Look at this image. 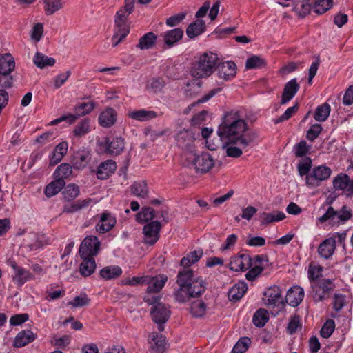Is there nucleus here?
<instances>
[{
  "label": "nucleus",
  "instance_id": "nucleus-14",
  "mask_svg": "<svg viewBox=\"0 0 353 353\" xmlns=\"http://www.w3.org/2000/svg\"><path fill=\"white\" fill-rule=\"evenodd\" d=\"M115 216L108 211L99 214V221L95 225L96 231L99 234H105L110 231L116 225Z\"/></svg>",
  "mask_w": 353,
  "mask_h": 353
},
{
  "label": "nucleus",
  "instance_id": "nucleus-12",
  "mask_svg": "<svg viewBox=\"0 0 353 353\" xmlns=\"http://www.w3.org/2000/svg\"><path fill=\"white\" fill-rule=\"evenodd\" d=\"M101 243L96 236H88L81 242L79 248L81 257L96 256L99 250Z\"/></svg>",
  "mask_w": 353,
  "mask_h": 353
},
{
  "label": "nucleus",
  "instance_id": "nucleus-15",
  "mask_svg": "<svg viewBox=\"0 0 353 353\" xmlns=\"http://www.w3.org/2000/svg\"><path fill=\"white\" fill-rule=\"evenodd\" d=\"M10 265L14 270L12 281L18 286H22L25 283L34 279V276L29 270L17 265L14 261H11Z\"/></svg>",
  "mask_w": 353,
  "mask_h": 353
},
{
  "label": "nucleus",
  "instance_id": "nucleus-63",
  "mask_svg": "<svg viewBox=\"0 0 353 353\" xmlns=\"http://www.w3.org/2000/svg\"><path fill=\"white\" fill-rule=\"evenodd\" d=\"M310 150V147L307 145L305 141H301L296 144L294 148V154L296 157H303L305 156Z\"/></svg>",
  "mask_w": 353,
  "mask_h": 353
},
{
  "label": "nucleus",
  "instance_id": "nucleus-36",
  "mask_svg": "<svg viewBox=\"0 0 353 353\" xmlns=\"http://www.w3.org/2000/svg\"><path fill=\"white\" fill-rule=\"evenodd\" d=\"M15 68V61L10 53L0 56V72L11 73Z\"/></svg>",
  "mask_w": 353,
  "mask_h": 353
},
{
  "label": "nucleus",
  "instance_id": "nucleus-9",
  "mask_svg": "<svg viewBox=\"0 0 353 353\" xmlns=\"http://www.w3.org/2000/svg\"><path fill=\"white\" fill-rule=\"evenodd\" d=\"M263 261L268 262V259L261 255H257L252 259L250 255L241 254L230 259L229 268L234 271H245L252 267L253 261L261 263Z\"/></svg>",
  "mask_w": 353,
  "mask_h": 353
},
{
  "label": "nucleus",
  "instance_id": "nucleus-42",
  "mask_svg": "<svg viewBox=\"0 0 353 353\" xmlns=\"http://www.w3.org/2000/svg\"><path fill=\"white\" fill-rule=\"evenodd\" d=\"M330 111L331 108L330 105L327 103H324L316 108L314 118L316 121L323 122L328 118Z\"/></svg>",
  "mask_w": 353,
  "mask_h": 353
},
{
  "label": "nucleus",
  "instance_id": "nucleus-24",
  "mask_svg": "<svg viewBox=\"0 0 353 353\" xmlns=\"http://www.w3.org/2000/svg\"><path fill=\"white\" fill-rule=\"evenodd\" d=\"M336 249V240L330 237L323 241L318 248L319 255L325 259H330L334 253Z\"/></svg>",
  "mask_w": 353,
  "mask_h": 353
},
{
  "label": "nucleus",
  "instance_id": "nucleus-60",
  "mask_svg": "<svg viewBox=\"0 0 353 353\" xmlns=\"http://www.w3.org/2000/svg\"><path fill=\"white\" fill-rule=\"evenodd\" d=\"M323 268L319 265L311 263L308 268V278L310 281H316L322 274Z\"/></svg>",
  "mask_w": 353,
  "mask_h": 353
},
{
  "label": "nucleus",
  "instance_id": "nucleus-31",
  "mask_svg": "<svg viewBox=\"0 0 353 353\" xmlns=\"http://www.w3.org/2000/svg\"><path fill=\"white\" fill-rule=\"evenodd\" d=\"M183 37V30L177 28L168 30L164 33L163 39L165 44L170 48L180 41Z\"/></svg>",
  "mask_w": 353,
  "mask_h": 353
},
{
  "label": "nucleus",
  "instance_id": "nucleus-52",
  "mask_svg": "<svg viewBox=\"0 0 353 353\" xmlns=\"http://www.w3.org/2000/svg\"><path fill=\"white\" fill-rule=\"evenodd\" d=\"M63 198L67 201H71L75 199L79 194V186L75 184H69L65 187L62 192Z\"/></svg>",
  "mask_w": 353,
  "mask_h": 353
},
{
  "label": "nucleus",
  "instance_id": "nucleus-50",
  "mask_svg": "<svg viewBox=\"0 0 353 353\" xmlns=\"http://www.w3.org/2000/svg\"><path fill=\"white\" fill-rule=\"evenodd\" d=\"M206 310V305L201 300H197L191 303L190 312L194 317L203 316Z\"/></svg>",
  "mask_w": 353,
  "mask_h": 353
},
{
  "label": "nucleus",
  "instance_id": "nucleus-45",
  "mask_svg": "<svg viewBox=\"0 0 353 353\" xmlns=\"http://www.w3.org/2000/svg\"><path fill=\"white\" fill-rule=\"evenodd\" d=\"M155 217L154 210L150 207L143 208L141 211L136 214V221L143 223L152 221Z\"/></svg>",
  "mask_w": 353,
  "mask_h": 353
},
{
  "label": "nucleus",
  "instance_id": "nucleus-8",
  "mask_svg": "<svg viewBox=\"0 0 353 353\" xmlns=\"http://www.w3.org/2000/svg\"><path fill=\"white\" fill-rule=\"evenodd\" d=\"M336 285L334 281L330 279H320L312 285V296L315 302L323 301L329 298Z\"/></svg>",
  "mask_w": 353,
  "mask_h": 353
},
{
  "label": "nucleus",
  "instance_id": "nucleus-48",
  "mask_svg": "<svg viewBox=\"0 0 353 353\" xmlns=\"http://www.w3.org/2000/svg\"><path fill=\"white\" fill-rule=\"evenodd\" d=\"M269 320V315L265 309H259L254 313L252 322L258 327H263Z\"/></svg>",
  "mask_w": 353,
  "mask_h": 353
},
{
  "label": "nucleus",
  "instance_id": "nucleus-64",
  "mask_svg": "<svg viewBox=\"0 0 353 353\" xmlns=\"http://www.w3.org/2000/svg\"><path fill=\"white\" fill-rule=\"evenodd\" d=\"M13 77L11 73L0 72V87L10 88L13 85Z\"/></svg>",
  "mask_w": 353,
  "mask_h": 353
},
{
  "label": "nucleus",
  "instance_id": "nucleus-44",
  "mask_svg": "<svg viewBox=\"0 0 353 353\" xmlns=\"http://www.w3.org/2000/svg\"><path fill=\"white\" fill-rule=\"evenodd\" d=\"M294 10L300 17H304L311 10V5L309 0H294Z\"/></svg>",
  "mask_w": 353,
  "mask_h": 353
},
{
  "label": "nucleus",
  "instance_id": "nucleus-4",
  "mask_svg": "<svg viewBox=\"0 0 353 353\" xmlns=\"http://www.w3.org/2000/svg\"><path fill=\"white\" fill-rule=\"evenodd\" d=\"M219 58L217 54L208 52L202 54L192 64L190 74L195 79H204L211 76L215 70Z\"/></svg>",
  "mask_w": 353,
  "mask_h": 353
},
{
  "label": "nucleus",
  "instance_id": "nucleus-22",
  "mask_svg": "<svg viewBox=\"0 0 353 353\" xmlns=\"http://www.w3.org/2000/svg\"><path fill=\"white\" fill-rule=\"evenodd\" d=\"M304 295V290L301 287L293 286L288 290L285 301L290 305L296 307L302 302Z\"/></svg>",
  "mask_w": 353,
  "mask_h": 353
},
{
  "label": "nucleus",
  "instance_id": "nucleus-57",
  "mask_svg": "<svg viewBox=\"0 0 353 353\" xmlns=\"http://www.w3.org/2000/svg\"><path fill=\"white\" fill-rule=\"evenodd\" d=\"M301 327V317L297 314H294L290 317L287 326V332L290 334H293L297 331L298 328Z\"/></svg>",
  "mask_w": 353,
  "mask_h": 353
},
{
  "label": "nucleus",
  "instance_id": "nucleus-3",
  "mask_svg": "<svg viewBox=\"0 0 353 353\" xmlns=\"http://www.w3.org/2000/svg\"><path fill=\"white\" fill-rule=\"evenodd\" d=\"M134 0H125V6L116 14L114 33L112 37V46H117L129 33L128 18L134 10Z\"/></svg>",
  "mask_w": 353,
  "mask_h": 353
},
{
  "label": "nucleus",
  "instance_id": "nucleus-2",
  "mask_svg": "<svg viewBox=\"0 0 353 353\" xmlns=\"http://www.w3.org/2000/svg\"><path fill=\"white\" fill-rule=\"evenodd\" d=\"M247 123L240 116L239 112L231 110L226 112L219 125L217 134L221 140L231 143L239 144L243 148L249 146L256 138L255 133L244 134Z\"/></svg>",
  "mask_w": 353,
  "mask_h": 353
},
{
  "label": "nucleus",
  "instance_id": "nucleus-62",
  "mask_svg": "<svg viewBox=\"0 0 353 353\" xmlns=\"http://www.w3.org/2000/svg\"><path fill=\"white\" fill-rule=\"evenodd\" d=\"M322 130L323 128L321 124H313L307 131L306 138L309 141H313L319 137Z\"/></svg>",
  "mask_w": 353,
  "mask_h": 353
},
{
  "label": "nucleus",
  "instance_id": "nucleus-54",
  "mask_svg": "<svg viewBox=\"0 0 353 353\" xmlns=\"http://www.w3.org/2000/svg\"><path fill=\"white\" fill-rule=\"evenodd\" d=\"M90 299L85 293H81L79 296L74 298V299L68 303V305H70L72 307H81L83 306L88 305L90 304Z\"/></svg>",
  "mask_w": 353,
  "mask_h": 353
},
{
  "label": "nucleus",
  "instance_id": "nucleus-26",
  "mask_svg": "<svg viewBox=\"0 0 353 353\" xmlns=\"http://www.w3.org/2000/svg\"><path fill=\"white\" fill-rule=\"evenodd\" d=\"M117 113L112 108H106L99 116V123L103 128H110L117 121Z\"/></svg>",
  "mask_w": 353,
  "mask_h": 353
},
{
  "label": "nucleus",
  "instance_id": "nucleus-16",
  "mask_svg": "<svg viewBox=\"0 0 353 353\" xmlns=\"http://www.w3.org/2000/svg\"><path fill=\"white\" fill-rule=\"evenodd\" d=\"M335 190L345 191L347 196L353 195V179L345 173L339 174L333 180Z\"/></svg>",
  "mask_w": 353,
  "mask_h": 353
},
{
  "label": "nucleus",
  "instance_id": "nucleus-1",
  "mask_svg": "<svg viewBox=\"0 0 353 353\" xmlns=\"http://www.w3.org/2000/svg\"><path fill=\"white\" fill-rule=\"evenodd\" d=\"M202 255L201 250H194L181 259L180 264L185 269L180 270L176 276L178 288L174 292L176 301L185 303L192 297L200 296L205 292V281L201 276L195 275L192 270L188 269L199 261Z\"/></svg>",
  "mask_w": 353,
  "mask_h": 353
},
{
  "label": "nucleus",
  "instance_id": "nucleus-59",
  "mask_svg": "<svg viewBox=\"0 0 353 353\" xmlns=\"http://www.w3.org/2000/svg\"><path fill=\"white\" fill-rule=\"evenodd\" d=\"M299 110L298 104H296L292 107H289L285 112L281 115L279 118L274 120L275 124L283 122L291 118Z\"/></svg>",
  "mask_w": 353,
  "mask_h": 353
},
{
  "label": "nucleus",
  "instance_id": "nucleus-27",
  "mask_svg": "<svg viewBox=\"0 0 353 353\" xmlns=\"http://www.w3.org/2000/svg\"><path fill=\"white\" fill-rule=\"evenodd\" d=\"M150 348L154 353H163L166 350L165 338L157 332H152L148 338Z\"/></svg>",
  "mask_w": 353,
  "mask_h": 353
},
{
  "label": "nucleus",
  "instance_id": "nucleus-58",
  "mask_svg": "<svg viewBox=\"0 0 353 353\" xmlns=\"http://www.w3.org/2000/svg\"><path fill=\"white\" fill-rule=\"evenodd\" d=\"M335 328V323L333 320L329 319L323 324L320 334L324 339L329 338L333 333Z\"/></svg>",
  "mask_w": 353,
  "mask_h": 353
},
{
  "label": "nucleus",
  "instance_id": "nucleus-30",
  "mask_svg": "<svg viewBox=\"0 0 353 353\" xmlns=\"http://www.w3.org/2000/svg\"><path fill=\"white\" fill-rule=\"evenodd\" d=\"M36 339V334L30 330H23L17 334L14 341V346L22 347L32 342Z\"/></svg>",
  "mask_w": 353,
  "mask_h": 353
},
{
  "label": "nucleus",
  "instance_id": "nucleus-18",
  "mask_svg": "<svg viewBox=\"0 0 353 353\" xmlns=\"http://www.w3.org/2000/svg\"><path fill=\"white\" fill-rule=\"evenodd\" d=\"M215 69L217 70L219 77L225 81H229L234 78L236 73V65L232 61L217 62Z\"/></svg>",
  "mask_w": 353,
  "mask_h": 353
},
{
  "label": "nucleus",
  "instance_id": "nucleus-46",
  "mask_svg": "<svg viewBox=\"0 0 353 353\" xmlns=\"http://www.w3.org/2000/svg\"><path fill=\"white\" fill-rule=\"evenodd\" d=\"M165 85V81L162 77H153L148 81L146 88L154 93L160 92Z\"/></svg>",
  "mask_w": 353,
  "mask_h": 353
},
{
  "label": "nucleus",
  "instance_id": "nucleus-35",
  "mask_svg": "<svg viewBox=\"0 0 353 353\" xmlns=\"http://www.w3.org/2000/svg\"><path fill=\"white\" fill-rule=\"evenodd\" d=\"M247 290L248 287L245 282H239L229 290V299L232 301L240 300L243 296Z\"/></svg>",
  "mask_w": 353,
  "mask_h": 353
},
{
  "label": "nucleus",
  "instance_id": "nucleus-38",
  "mask_svg": "<svg viewBox=\"0 0 353 353\" xmlns=\"http://www.w3.org/2000/svg\"><path fill=\"white\" fill-rule=\"evenodd\" d=\"M130 190L134 196L145 199L148 195V188L145 181H136L130 186Z\"/></svg>",
  "mask_w": 353,
  "mask_h": 353
},
{
  "label": "nucleus",
  "instance_id": "nucleus-7",
  "mask_svg": "<svg viewBox=\"0 0 353 353\" xmlns=\"http://www.w3.org/2000/svg\"><path fill=\"white\" fill-rule=\"evenodd\" d=\"M351 217L352 210L347 205H343L339 210H335L330 206L318 221L321 223L329 221L332 225H339L345 223Z\"/></svg>",
  "mask_w": 353,
  "mask_h": 353
},
{
  "label": "nucleus",
  "instance_id": "nucleus-49",
  "mask_svg": "<svg viewBox=\"0 0 353 353\" xmlns=\"http://www.w3.org/2000/svg\"><path fill=\"white\" fill-rule=\"evenodd\" d=\"M44 10L47 15H52L63 7L62 0H43Z\"/></svg>",
  "mask_w": 353,
  "mask_h": 353
},
{
  "label": "nucleus",
  "instance_id": "nucleus-61",
  "mask_svg": "<svg viewBox=\"0 0 353 353\" xmlns=\"http://www.w3.org/2000/svg\"><path fill=\"white\" fill-rule=\"evenodd\" d=\"M265 63L263 59L258 56H252L248 58L245 63L248 69L261 68L265 65Z\"/></svg>",
  "mask_w": 353,
  "mask_h": 353
},
{
  "label": "nucleus",
  "instance_id": "nucleus-5",
  "mask_svg": "<svg viewBox=\"0 0 353 353\" xmlns=\"http://www.w3.org/2000/svg\"><path fill=\"white\" fill-rule=\"evenodd\" d=\"M185 157L187 160L186 165L194 168L196 173H207L214 165L213 158L207 152L197 154L194 151H190L185 153Z\"/></svg>",
  "mask_w": 353,
  "mask_h": 353
},
{
  "label": "nucleus",
  "instance_id": "nucleus-25",
  "mask_svg": "<svg viewBox=\"0 0 353 353\" xmlns=\"http://www.w3.org/2000/svg\"><path fill=\"white\" fill-rule=\"evenodd\" d=\"M168 281V276L165 274H159L153 277L148 276L147 292L148 293H157L162 290Z\"/></svg>",
  "mask_w": 353,
  "mask_h": 353
},
{
  "label": "nucleus",
  "instance_id": "nucleus-37",
  "mask_svg": "<svg viewBox=\"0 0 353 353\" xmlns=\"http://www.w3.org/2000/svg\"><path fill=\"white\" fill-rule=\"evenodd\" d=\"M65 182L61 179H54L45 188V194L47 197H52L58 194L65 186Z\"/></svg>",
  "mask_w": 353,
  "mask_h": 353
},
{
  "label": "nucleus",
  "instance_id": "nucleus-55",
  "mask_svg": "<svg viewBox=\"0 0 353 353\" xmlns=\"http://www.w3.org/2000/svg\"><path fill=\"white\" fill-rule=\"evenodd\" d=\"M312 167V161L309 157H305L300 161L297 165L298 171L301 176L309 175Z\"/></svg>",
  "mask_w": 353,
  "mask_h": 353
},
{
  "label": "nucleus",
  "instance_id": "nucleus-33",
  "mask_svg": "<svg viewBox=\"0 0 353 353\" xmlns=\"http://www.w3.org/2000/svg\"><path fill=\"white\" fill-rule=\"evenodd\" d=\"M91 203V199L78 200L74 203L64 205L63 212L68 214L74 213L87 208Z\"/></svg>",
  "mask_w": 353,
  "mask_h": 353
},
{
  "label": "nucleus",
  "instance_id": "nucleus-51",
  "mask_svg": "<svg viewBox=\"0 0 353 353\" xmlns=\"http://www.w3.org/2000/svg\"><path fill=\"white\" fill-rule=\"evenodd\" d=\"M90 131V120L85 119L79 122L74 128L73 134L75 137H81Z\"/></svg>",
  "mask_w": 353,
  "mask_h": 353
},
{
  "label": "nucleus",
  "instance_id": "nucleus-53",
  "mask_svg": "<svg viewBox=\"0 0 353 353\" xmlns=\"http://www.w3.org/2000/svg\"><path fill=\"white\" fill-rule=\"evenodd\" d=\"M332 6V0H314V10L316 13L321 14L330 9Z\"/></svg>",
  "mask_w": 353,
  "mask_h": 353
},
{
  "label": "nucleus",
  "instance_id": "nucleus-6",
  "mask_svg": "<svg viewBox=\"0 0 353 353\" xmlns=\"http://www.w3.org/2000/svg\"><path fill=\"white\" fill-rule=\"evenodd\" d=\"M145 301L149 305H154L151 308V316L152 320L158 325L159 331L164 330L163 324L165 323L170 316L169 307L162 303H159L160 299L158 296L151 298H145Z\"/></svg>",
  "mask_w": 353,
  "mask_h": 353
},
{
  "label": "nucleus",
  "instance_id": "nucleus-41",
  "mask_svg": "<svg viewBox=\"0 0 353 353\" xmlns=\"http://www.w3.org/2000/svg\"><path fill=\"white\" fill-rule=\"evenodd\" d=\"M33 62L38 68L43 69L48 66H53L56 61L52 57H48L42 53L37 52Z\"/></svg>",
  "mask_w": 353,
  "mask_h": 353
},
{
  "label": "nucleus",
  "instance_id": "nucleus-56",
  "mask_svg": "<svg viewBox=\"0 0 353 353\" xmlns=\"http://www.w3.org/2000/svg\"><path fill=\"white\" fill-rule=\"evenodd\" d=\"M250 342L248 337L241 338L234 345L232 351V353H245L248 349Z\"/></svg>",
  "mask_w": 353,
  "mask_h": 353
},
{
  "label": "nucleus",
  "instance_id": "nucleus-40",
  "mask_svg": "<svg viewBox=\"0 0 353 353\" xmlns=\"http://www.w3.org/2000/svg\"><path fill=\"white\" fill-rule=\"evenodd\" d=\"M261 222L262 225H268L269 223L280 221L285 218V215L283 212H275L274 213L263 212L260 214Z\"/></svg>",
  "mask_w": 353,
  "mask_h": 353
},
{
  "label": "nucleus",
  "instance_id": "nucleus-39",
  "mask_svg": "<svg viewBox=\"0 0 353 353\" xmlns=\"http://www.w3.org/2000/svg\"><path fill=\"white\" fill-rule=\"evenodd\" d=\"M157 37L153 32H148L139 39L137 47L141 50L152 48L157 42Z\"/></svg>",
  "mask_w": 353,
  "mask_h": 353
},
{
  "label": "nucleus",
  "instance_id": "nucleus-21",
  "mask_svg": "<svg viewBox=\"0 0 353 353\" xmlns=\"http://www.w3.org/2000/svg\"><path fill=\"white\" fill-rule=\"evenodd\" d=\"M176 141L180 148L190 150L189 152L194 151V137L192 132L185 130L180 131L176 135Z\"/></svg>",
  "mask_w": 353,
  "mask_h": 353
},
{
  "label": "nucleus",
  "instance_id": "nucleus-11",
  "mask_svg": "<svg viewBox=\"0 0 353 353\" xmlns=\"http://www.w3.org/2000/svg\"><path fill=\"white\" fill-rule=\"evenodd\" d=\"M332 174L331 169L326 165H319L312 169L309 175H307L305 183L310 188H316L320 183L330 178Z\"/></svg>",
  "mask_w": 353,
  "mask_h": 353
},
{
  "label": "nucleus",
  "instance_id": "nucleus-10",
  "mask_svg": "<svg viewBox=\"0 0 353 353\" xmlns=\"http://www.w3.org/2000/svg\"><path fill=\"white\" fill-rule=\"evenodd\" d=\"M94 108L93 102L81 103L74 108L75 114H68L63 115L52 121L49 125H55L62 121H67L70 124L73 123L79 117L89 114Z\"/></svg>",
  "mask_w": 353,
  "mask_h": 353
},
{
  "label": "nucleus",
  "instance_id": "nucleus-19",
  "mask_svg": "<svg viewBox=\"0 0 353 353\" xmlns=\"http://www.w3.org/2000/svg\"><path fill=\"white\" fill-rule=\"evenodd\" d=\"M91 160V151L88 148H83L78 150L73 154L72 163L74 169L82 170L86 167Z\"/></svg>",
  "mask_w": 353,
  "mask_h": 353
},
{
  "label": "nucleus",
  "instance_id": "nucleus-28",
  "mask_svg": "<svg viewBox=\"0 0 353 353\" xmlns=\"http://www.w3.org/2000/svg\"><path fill=\"white\" fill-rule=\"evenodd\" d=\"M127 115L130 119L141 122L148 121L158 117L157 112L145 109L128 111Z\"/></svg>",
  "mask_w": 353,
  "mask_h": 353
},
{
  "label": "nucleus",
  "instance_id": "nucleus-17",
  "mask_svg": "<svg viewBox=\"0 0 353 353\" xmlns=\"http://www.w3.org/2000/svg\"><path fill=\"white\" fill-rule=\"evenodd\" d=\"M281 293V290L279 286L274 285L267 288L263 292L264 304L274 307L279 303H283Z\"/></svg>",
  "mask_w": 353,
  "mask_h": 353
},
{
  "label": "nucleus",
  "instance_id": "nucleus-29",
  "mask_svg": "<svg viewBox=\"0 0 353 353\" xmlns=\"http://www.w3.org/2000/svg\"><path fill=\"white\" fill-rule=\"evenodd\" d=\"M299 89V85L296 79H293L288 81L283 89L281 104L283 105L289 102L296 94Z\"/></svg>",
  "mask_w": 353,
  "mask_h": 353
},
{
  "label": "nucleus",
  "instance_id": "nucleus-20",
  "mask_svg": "<svg viewBox=\"0 0 353 353\" xmlns=\"http://www.w3.org/2000/svg\"><path fill=\"white\" fill-rule=\"evenodd\" d=\"M117 163L114 161L108 159L101 163L97 167L95 173L98 179L105 180L111 176L117 170Z\"/></svg>",
  "mask_w": 353,
  "mask_h": 353
},
{
  "label": "nucleus",
  "instance_id": "nucleus-13",
  "mask_svg": "<svg viewBox=\"0 0 353 353\" xmlns=\"http://www.w3.org/2000/svg\"><path fill=\"white\" fill-rule=\"evenodd\" d=\"M161 228V224L158 221H152L145 225L143 228L145 243L150 245L154 244L159 239Z\"/></svg>",
  "mask_w": 353,
  "mask_h": 353
},
{
  "label": "nucleus",
  "instance_id": "nucleus-47",
  "mask_svg": "<svg viewBox=\"0 0 353 353\" xmlns=\"http://www.w3.org/2000/svg\"><path fill=\"white\" fill-rule=\"evenodd\" d=\"M72 173V167L69 163H61L57 168L53 175L54 179H61L64 181L65 179L69 178Z\"/></svg>",
  "mask_w": 353,
  "mask_h": 353
},
{
  "label": "nucleus",
  "instance_id": "nucleus-23",
  "mask_svg": "<svg viewBox=\"0 0 353 353\" xmlns=\"http://www.w3.org/2000/svg\"><path fill=\"white\" fill-rule=\"evenodd\" d=\"M125 148L124 139L121 137L113 138L111 141L106 139L105 141V151L111 155L120 154Z\"/></svg>",
  "mask_w": 353,
  "mask_h": 353
},
{
  "label": "nucleus",
  "instance_id": "nucleus-43",
  "mask_svg": "<svg viewBox=\"0 0 353 353\" xmlns=\"http://www.w3.org/2000/svg\"><path fill=\"white\" fill-rule=\"evenodd\" d=\"M121 273V268L117 265L105 267L100 271L101 276L106 280L117 278L119 276Z\"/></svg>",
  "mask_w": 353,
  "mask_h": 353
},
{
  "label": "nucleus",
  "instance_id": "nucleus-34",
  "mask_svg": "<svg viewBox=\"0 0 353 353\" xmlns=\"http://www.w3.org/2000/svg\"><path fill=\"white\" fill-rule=\"evenodd\" d=\"M83 261L79 266V272L84 276H90L96 269V263L93 256L81 257Z\"/></svg>",
  "mask_w": 353,
  "mask_h": 353
},
{
  "label": "nucleus",
  "instance_id": "nucleus-32",
  "mask_svg": "<svg viewBox=\"0 0 353 353\" xmlns=\"http://www.w3.org/2000/svg\"><path fill=\"white\" fill-rule=\"evenodd\" d=\"M205 30V22L202 19H197L191 23L186 29V34L190 39H194L201 34Z\"/></svg>",
  "mask_w": 353,
  "mask_h": 353
}]
</instances>
